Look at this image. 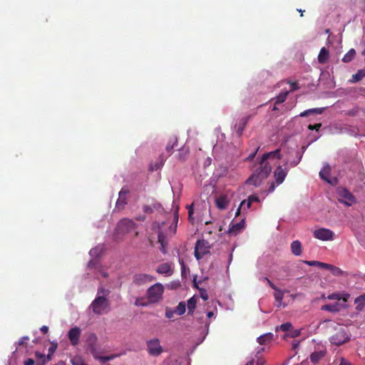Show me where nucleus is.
Listing matches in <instances>:
<instances>
[{
	"instance_id": "nucleus-1",
	"label": "nucleus",
	"mask_w": 365,
	"mask_h": 365,
	"mask_svg": "<svg viewBox=\"0 0 365 365\" xmlns=\"http://www.w3.org/2000/svg\"><path fill=\"white\" fill-rule=\"evenodd\" d=\"M89 308L92 309L95 314L102 315L109 312L110 302L105 296H96L90 304Z\"/></svg>"
},
{
	"instance_id": "nucleus-2",
	"label": "nucleus",
	"mask_w": 365,
	"mask_h": 365,
	"mask_svg": "<svg viewBox=\"0 0 365 365\" xmlns=\"http://www.w3.org/2000/svg\"><path fill=\"white\" fill-rule=\"evenodd\" d=\"M334 331L335 333L330 337V342L332 344L340 346L349 341L350 336L348 334L346 329L341 326H336L334 328Z\"/></svg>"
},
{
	"instance_id": "nucleus-3",
	"label": "nucleus",
	"mask_w": 365,
	"mask_h": 365,
	"mask_svg": "<svg viewBox=\"0 0 365 365\" xmlns=\"http://www.w3.org/2000/svg\"><path fill=\"white\" fill-rule=\"evenodd\" d=\"M164 287L160 283H155L150 287L147 290V298L150 303H157L163 298L164 293Z\"/></svg>"
},
{
	"instance_id": "nucleus-4",
	"label": "nucleus",
	"mask_w": 365,
	"mask_h": 365,
	"mask_svg": "<svg viewBox=\"0 0 365 365\" xmlns=\"http://www.w3.org/2000/svg\"><path fill=\"white\" fill-rule=\"evenodd\" d=\"M339 201L346 206H351L356 202L355 197L345 187L337 189Z\"/></svg>"
},
{
	"instance_id": "nucleus-5",
	"label": "nucleus",
	"mask_w": 365,
	"mask_h": 365,
	"mask_svg": "<svg viewBox=\"0 0 365 365\" xmlns=\"http://www.w3.org/2000/svg\"><path fill=\"white\" fill-rule=\"evenodd\" d=\"M210 252L208 242L204 240H198L195 246V257L197 259H202L205 255Z\"/></svg>"
},
{
	"instance_id": "nucleus-6",
	"label": "nucleus",
	"mask_w": 365,
	"mask_h": 365,
	"mask_svg": "<svg viewBox=\"0 0 365 365\" xmlns=\"http://www.w3.org/2000/svg\"><path fill=\"white\" fill-rule=\"evenodd\" d=\"M148 352L151 356H159L163 352V348L160 346L158 339H153L147 341Z\"/></svg>"
},
{
	"instance_id": "nucleus-7",
	"label": "nucleus",
	"mask_w": 365,
	"mask_h": 365,
	"mask_svg": "<svg viewBox=\"0 0 365 365\" xmlns=\"http://www.w3.org/2000/svg\"><path fill=\"white\" fill-rule=\"evenodd\" d=\"M137 225L135 222L129 219H123L118 224V230L123 233H129L136 228Z\"/></svg>"
},
{
	"instance_id": "nucleus-8",
	"label": "nucleus",
	"mask_w": 365,
	"mask_h": 365,
	"mask_svg": "<svg viewBox=\"0 0 365 365\" xmlns=\"http://www.w3.org/2000/svg\"><path fill=\"white\" fill-rule=\"evenodd\" d=\"M313 235L318 240L328 241L333 240L334 233L329 229L319 228L314 231Z\"/></svg>"
},
{
	"instance_id": "nucleus-9",
	"label": "nucleus",
	"mask_w": 365,
	"mask_h": 365,
	"mask_svg": "<svg viewBox=\"0 0 365 365\" xmlns=\"http://www.w3.org/2000/svg\"><path fill=\"white\" fill-rule=\"evenodd\" d=\"M155 279L153 276L145 274V273H137L133 277V282L137 286L144 285L148 282H151Z\"/></svg>"
},
{
	"instance_id": "nucleus-10",
	"label": "nucleus",
	"mask_w": 365,
	"mask_h": 365,
	"mask_svg": "<svg viewBox=\"0 0 365 365\" xmlns=\"http://www.w3.org/2000/svg\"><path fill=\"white\" fill-rule=\"evenodd\" d=\"M81 329L78 327H73L68 331L67 336L72 346H76L79 344Z\"/></svg>"
},
{
	"instance_id": "nucleus-11",
	"label": "nucleus",
	"mask_w": 365,
	"mask_h": 365,
	"mask_svg": "<svg viewBox=\"0 0 365 365\" xmlns=\"http://www.w3.org/2000/svg\"><path fill=\"white\" fill-rule=\"evenodd\" d=\"M97 340V336L93 333L88 334L86 339L87 346L94 358H98Z\"/></svg>"
},
{
	"instance_id": "nucleus-12",
	"label": "nucleus",
	"mask_w": 365,
	"mask_h": 365,
	"mask_svg": "<svg viewBox=\"0 0 365 365\" xmlns=\"http://www.w3.org/2000/svg\"><path fill=\"white\" fill-rule=\"evenodd\" d=\"M129 192V190L125 187H123L118 193V199L115 203V207L118 210H123L125 207V205H127V195Z\"/></svg>"
},
{
	"instance_id": "nucleus-13",
	"label": "nucleus",
	"mask_w": 365,
	"mask_h": 365,
	"mask_svg": "<svg viewBox=\"0 0 365 365\" xmlns=\"http://www.w3.org/2000/svg\"><path fill=\"white\" fill-rule=\"evenodd\" d=\"M262 178H266L272 171V167L268 160L261 159L259 167L257 168Z\"/></svg>"
},
{
	"instance_id": "nucleus-14",
	"label": "nucleus",
	"mask_w": 365,
	"mask_h": 365,
	"mask_svg": "<svg viewBox=\"0 0 365 365\" xmlns=\"http://www.w3.org/2000/svg\"><path fill=\"white\" fill-rule=\"evenodd\" d=\"M245 226V219L243 218L240 222L232 225L227 231L230 236H237L242 232Z\"/></svg>"
},
{
	"instance_id": "nucleus-15",
	"label": "nucleus",
	"mask_w": 365,
	"mask_h": 365,
	"mask_svg": "<svg viewBox=\"0 0 365 365\" xmlns=\"http://www.w3.org/2000/svg\"><path fill=\"white\" fill-rule=\"evenodd\" d=\"M250 116L247 115L245 117H243L237 120L235 125V128L236 130L237 134L238 136H241L247 124V122L250 120Z\"/></svg>"
},
{
	"instance_id": "nucleus-16",
	"label": "nucleus",
	"mask_w": 365,
	"mask_h": 365,
	"mask_svg": "<svg viewBox=\"0 0 365 365\" xmlns=\"http://www.w3.org/2000/svg\"><path fill=\"white\" fill-rule=\"evenodd\" d=\"M156 272L158 274H165V276H171L173 274L171 264L168 262L159 264L156 269Z\"/></svg>"
},
{
	"instance_id": "nucleus-17",
	"label": "nucleus",
	"mask_w": 365,
	"mask_h": 365,
	"mask_svg": "<svg viewBox=\"0 0 365 365\" xmlns=\"http://www.w3.org/2000/svg\"><path fill=\"white\" fill-rule=\"evenodd\" d=\"M263 179H264V178L261 176L260 173L258 172V170H255L253 174L247 180L246 182L249 185H252L255 187H257L260 185Z\"/></svg>"
},
{
	"instance_id": "nucleus-18",
	"label": "nucleus",
	"mask_w": 365,
	"mask_h": 365,
	"mask_svg": "<svg viewBox=\"0 0 365 365\" xmlns=\"http://www.w3.org/2000/svg\"><path fill=\"white\" fill-rule=\"evenodd\" d=\"M230 200L228 199L227 195H222L216 198L215 204L218 209L225 210L229 205Z\"/></svg>"
},
{
	"instance_id": "nucleus-19",
	"label": "nucleus",
	"mask_w": 365,
	"mask_h": 365,
	"mask_svg": "<svg viewBox=\"0 0 365 365\" xmlns=\"http://www.w3.org/2000/svg\"><path fill=\"white\" fill-rule=\"evenodd\" d=\"M287 171L283 169L281 166H278L276 170L274 171V178L276 180V182L279 185L282 183L284 180L285 177L287 176Z\"/></svg>"
},
{
	"instance_id": "nucleus-20",
	"label": "nucleus",
	"mask_w": 365,
	"mask_h": 365,
	"mask_svg": "<svg viewBox=\"0 0 365 365\" xmlns=\"http://www.w3.org/2000/svg\"><path fill=\"white\" fill-rule=\"evenodd\" d=\"M331 173V168L328 163H326L322 170L319 172L320 178L327 182L328 183H331L329 180V175Z\"/></svg>"
},
{
	"instance_id": "nucleus-21",
	"label": "nucleus",
	"mask_w": 365,
	"mask_h": 365,
	"mask_svg": "<svg viewBox=\"0 0 365 365\" xmlns=\"http://www.w3.org/2000/svg\"><path fill=\"white\" fill-rule=\"evenodd\" d=\"M274 339V334L271 332L266 333L257 338V342L261 345L269 344Z\"/></svg>"
},
{
	"instance_id": "nucleus-22",
	"label": "nucleus",
	"mask_w": 365,
	"mask_h": 365,
	"mask_svg": "<svg viewBox=\"0 0 365 365\" xmlns=\"http://www.w3.org/2000/svg\"><path fill=\"white\" fill-rule=\"evenodd\" d=\"M252 202L248 198L246 200H244L241 202L240 207L236 211L235 216H238L240 215L241 211L246 212L247 210H249L252 205Z\"/></svg>"
},
{
	"instance_id": "nucleus-23",
	"label": "nucleus",
	"mask_w": 365,
	"mask_h": 365,
	"mask_svg": "<svg viewBox=\"0 0 365 365\" xmlns=\"http://www.w3.org/2000/svg\"><path fill=\"white\" fill-rule=\"evenodd\" d=\"M158 242L160 244V250L163 253L165 254L167 252L166 251V246L168 245L166 237L165 235L162 232H160L158 235Z\"/></svg>"
},
{
	"instance_id": "nucleus-24",
	"label": "nucleus",
	"mask_w": 365,
	"mask_h": 365,
	"mask_svg": "<svg viewBox=\"0 0 365 365\" xmlns=\"http://www.w3.org/2000/svg\"><path fill=\"white\" fill-rule=\"evenodd\" d=\"M291 250L295 256H299L302 254V243L299 240L293 241L291 244Z\"/></svg>"
},
{
	"instance_id": "nucleus-25",
	"label": "nucleus",
	"mask_w": 365,
	"mask_h": 365,
	"mask_svg": "<svg viewBox=\"0 0 365 365\" xmlns=\"http://www.w3.org/2000/svg\"><path fill=\"white\" fill-rule=\"evenodd\" d=\"M329 57V51L323 47L321 48L319 53L318 55V61L320 63H324L327 61Z\"/></svg>"
},
{
	"instance_id": "nucleus-26",
	"label": "nucleus",
	"mask_w": 365,
	"mask_h": 365,
	"mask_svg": "<svg viewBox=\"0 0 365 365\" xmlns=\"http://www.w3.org/2000/svg\"><path fill=\"white\" fill-rule=\"evenodd\" d=\"M324 110H325L324 108H316L308 109V110H306L302 112L299 114V116L300 117H306L309 114L319 115V114L323 113Z\"/></svg>"
},
{
	"instance_id": "nucleus-27",
	"label": "nucleus",
	"mask_w": 365,
	"mask_h": 365,
	"mask_svg": "<svg viewBox=\"0 0 365 365\" xmlns=\"http://www.w3.org/2000/svg\"><path fill=\"white\" fill-rule=\"evenodd\" d=\"M262 158H263V160H268L269 159H275V158L280 159L281 158L280 149H277L274 151L264 153L262 155Z\"/></svg>"
},
{
	"instance_id": "nucleus-28",
	"label": "nucleus",
	"mask_w": 365,
	"mask_h": 365,
	"mask_svg": "<svg viewBox=\"0 0 365 365\" xmlns=\"http://www.w3.org/2000/svg\"><path fill=\"white\" fill-rule=\"evenodd\" d=\"M354 304L357 311H362L365 307V294L356 297L354 300Z\"/></svg>"
},
{
	"instance_id": "nucleus-29",
	"label": "nucleus",
	"mask_w": 365,
	"mask_h": 365,
	"mask_svg": "<svg viewBox=\"0 0 365 365\" xmlns=\"http://www.w3.org/2000/svg\"><path fill=\"white\" fill-rule=\"evenodd\" d=\"M178 217V207H177L174 213V220L173 225H171L169 227V232L170 235H175L176 232Z\"/></svg>"
},
{
	"instance_id": "nucleus-30",
	"label": "nucleus",
	"mask_w": 365,
	"mask_h": 365,
	"mask_svg": "<svg viewBox=\"0 0 365 365\" xmlns=\"http://www.w3.org/2000/svg\"><path fill=\"white\" fill-rule=\"evenodd\" d=\"M323 311H328L332 313H336L339 311V304L337 303L333 304H325L321 308Z\"/></svg>"
},
{
	"instance_id": "nucleus-31",
	"label": "nucleus",
	"mask_w": 365,
	"mask_h": 365,
	"mask_svg": "<svg viewBox=\"0 0 365 365\" xmlns=\"http://www.w3.org/2000/svg\"><path fill=\"white\" fill-rule=\"evenodd\" d=\"M356 56V51L354 48H351L343 57L342 61L344 63L351 62Z\"/></svg>"
},
{
	"instance_id": "nucleus-32",
	"label": "nucleus",
	"mask_w": 365,
	"mask_h": 365,
	"mask_svg": "<svg viewBox=\"0 0 365 365\" xmlns=\"http://www.w3.org/2000/svg\"><path fill=\"white\" fill-rule=\"evenodd\" d=\"M365 77V69L359 70L355 74L352 76L351 82L356 83L361 81Z\"/></svg>"
},
{
	"instance_id": "nucleus-33",
	"label": "nucleus",
	"mask_w": 365,
	"mask_h": 365,
	"mask_svg": "<svg viewBox=\"0 0 365 365\" xmlns=\"http://www.w3.org/2000/svg\"><path fill=\"white\" fill-rule=\"evenodd\" d=\"M275 292L274 294V297L275 300L278 302L277 307H280L282 302V299L284 298V293L283 292L277 288V289L274 290Z\"/></svg>"
},
{
	"instance_id": "nucleus-34",
	"label": "nucleus",
	"mask_w": 365,
	"mask_h": 365,
	"mask_svg": "<svg viewBox=\"0 0 365 365\" xmlns=\"http://www.w3.org/2000/svg\"><path fill=\"white\" fill-rule=\"evenodd\" d=\"M178 143V139L176 137H172L169 140V142L168 143V145L166 146V150L168 153H171L173 149L175 148V146Z\"/></svg>"
},
{
	"instance_id": "nucleus-35",
	"label": "nucleus",
	"mask_w": 365,
	"mask_h": 365,
	"mask_svg": "<svg viewBox=\"0 0 365 365\" xmlns=\"http://www.w3.org/2000/svg\"><path fill=\"white\" fill-rule=\"evenodd\" d=\"M324 356L322 351L314 352L310 355V360L312 362L316 364Z\"/></svg>"
},
{
	"instance_id": "nucleus-36",
	"label": "nucleus",
	"mask_w": 365,
	"mask_h": 365,
	"mask_svg": "<svg viewBox=\"0 0 365 365\" xmlns=\"http://www.w3.org/2000/svg\"><path fill=\"white\" fill-rule=\"evenodd\" d=\"M197 304V300L195 297H191L187 301V309L189 313H192L194 312V309H195Z\"/></svg>"
},
{
	"instance_id": "nucleus-37",
	"label": "nucleus",
	"mask_w": 365,
	"mask_h": 365,
	"mask_svg": "<svg viewBox=\"0 0 365 365\" xmlns=\"http://www.w3.org/2000/svg\"><path fill=\"white\" fill-rule=\"evenodd\" d=\"M302 149H303V151L302 152H300L299 150H297L296 152V156L297 157V160H294L293 161H291L289 163V165L290 166L292 167H294L296 166L297 165L299 164V163L302 160V154H303V152H304V150L305 149L304 147H302Z\"/></svg>"
},
{
	"instance_id": "nucleus-38",
	"label": "nucleus",
	"mask_w": 365,
	"mask_h": 365,
	"mask_svg": "<svg viewBox=\"0 0 365 365\" xmlns=\"http://www.w3.org/2000/svg\"><path fill=\"white\" fill-rule=\"evenodd\" d=\"M186 310V305L185 303L183 302H181L178 304V305L175 307V312L178 315H182L185 312Z\"/></svg>"
},
{
	"instance_id": "nucleus-39",
	"label": "nucleus",
	"mask_w": 365,
	"mask_h": 365,
	"mask_svg": "<svg viewBox=\"0 0 365 365\" xmlns=\"http://www.w3.org/2000/svg\"><path fill=\"white\" fill-rule=\"evenodd\" d=\"M163 163H164V160L163 158H161L158 162H157L156 163H151L150 165V168L149 170L150 171H155V170H158V169H160V168H162V166L163 165Z\"/></svg>"
},
{
	"instance_id": "nucleus-40",
	"label": "nucleus",
	"mask_w": 365,
	"mask_h": 365,
	"mask_svg": "<svg viewBox=\"0 0 365 365\" xmlns=\"http://www.w3.org/2000/svg\"><path fill=\"white\" fill-rule=\"evenodd\" d=\"M287 95H288L287 91L280 93L276 98L275 104L282 103L284 102L287 99Z\"/></svg>"
},
{
	"instance_id": "nucleus-41",
	"label": "nucleus",
	"mask_w": 365,
	"mask_h": 365,
	"mask_svg": "<svg viewBox=\"0 0 365 365\" xmlns=\"http://www.w3.org/2000/svg\"><path fill=\"white\" fill-rule=\"evenodd\" d=\"M329 270L334 276H340L343 273L342 270L340 268H339L337 267H335V266H334L332 264L330 265V267H329Z\"/></svg>"
},
{
	"instance_id": "nucleus-42",
	"label": "nucleus",
	"mask_w": 365,
	"mask_h": 365,
	"mask_svg": "<svg viewBox=\"0 0 365 365\" xmlns=\"http://www.w3.org/2000/svg\"><path fill=\"white\" fill-rule=\"evenodd\" d=\"M57 348V344H52V346H51L48 349V354H47L46 356V359H47V361H48L49 360H51V356L53 355V354L55 352L56 349Z\"/></svg>"
},
{
	"instance_id": "nucleus-43",
	"label": "nucleus",
	"mask_w": 365,
	"mask_h": 365,
	"mask_svg": "<svg viewBox=\"0 0 365 365\" xmlns=\"http://www.w3.org/2000/svg\"><path fill=\"white\" fill-rule=\"evenodd\" d=\"M72 365H86L81 357L76 356L71 359Z\"/></svg>"
},
{
	"instance_id": "nucleus-44",
	"label": "nucleus",
	"mask_w": 365,
	"mask_h": 365,
	"mask_svg": "<svg viewBox=\"0 0 365 365\" xmlns=\"http://www.w3.org/2000/svg\"><path fill=\"white\" fill-rule=\"evenodd\" d=\"M187 209L188 210V219L190 222H192V221H193L192 215L194 213L193 204L187 205Z\"/></svg>"
},
{
	"instance_id": "nucleus-45",
	"label": "nucleus",
	"mask_w": 365,
	"mask_h": 365,
	"mask_svg": "<svg viewBox=\"0 0 365 365\" xmlns=\"http://www.w3.org/2000/svg\"><path fill=\"white\" fill-rule=\"evenodd\" d=\"M327 298L330 300H340L341 299V296L339 293H332L328 295Z\"/></svg>"
},
{
	"instance_id": "nucleus-46",
	"label": "nucleus",
	"mask_w": 365,
	"mask_h": 365,
	"mask_svg": "<svg viewBox=\"0 0 365 365\" xmlns=\"http://www.w3.org/2000/svg\"><path fill=\"white\" fill-rule=\"evenodd\" d=\"M109 292H110L109 290H107L105 288L101 287L98 289L97 296H104V294L108 295L109 294Z\"/></svg>"
},
{
	"instance_id": "nucleus-47",
	"label": "nucleus",
	"mask_w": 365,
	"mask_h": 365,
	"mask_svg": "<svg viewBox=\"0 0 365 365\" xmlns=\"http://www.w3.org/2000/svg\"><path fill=\"white\" fill-rule=\"evenodd\" d=\"M292 327L290 322H286L280 325L279 329L284 331H288Z\"/></svg>"
},
{
	"instance_id": "nucleus-48",
	"label": "nucleus",
	"mask_w": 365,
	"mask_h": 365,
	"mask_svg": "<svg viewBox=\"0 0 365 365\" xmlns=\"http://www.w3.org/2000/svg\"><path fill=\"white\" fill-rule=\"evenodd\" d=\"M322 127V123H316V124H314V125H308V129L310 130H315L317 131H318Z\"/></svg>"
},
{
	"instance_id": "nucleus-49",
	"label": "nucleus",
	"mask_w": 365,
	"mask_h": 365,
	"mask_svg": "<svg viewBox=\"0 0 365 365\" xmlns=\"http://www.w3.org/2000/svg\"><path fill=\"white\" fill-rule=\"evenodd\" d=\"M114 357L113 356H99L98 355V359H99L101 362L105 363L106 361H108L111 359H113Z\"/></svg>"
},
{
	"instance_id": "nucleus-50",
	"label": "nucleus",
	"mask_w": 365,
	"mask_h": 365,
	"mask_svg": "<svg viewBox=\"0 0 365 365\" xmlns=\"http://www.w3.org/2000/svg\"><path fill=\"white\" fill-rule=\"evenodd\" d=\"M200 297L203 299L204 301H207L208 299V294L207 291L204 289H200Z\"/></svg>"
},
{
	"instance_id": "nucleus-51",
	"label": "nucleus",
	"mask_w": 365,
	"mask_h": 365,
	"mask_svg": "<svg viewBox=\"0 0 365 365\" xmlns=\"http://www.w3.org/2000/svg\"><path fill=\"white\" fill-rule=\"evenodd\" d=\"M175 313V310H172L170 309L167 308L165 311V317L167 318H172L174 316V314Z\"/></svg>"
},
{
	"instance_id": "nucleus-52",
	"label": "nucleus",
	"mask_w": 365,
	"mask_h": 365,
	"mask_svg": "<svg viewBox=\"0 0 365 365\" xmlns=\"http://www.w3.org/2000/svg\"><path fill=\"white\" fill-rule=\"evenodd\" d=\"M143 210L146 214H151L153 212V209L150 205H144Z\"/></svg>"
},
{
	"instance_id": "nucleus-53",
	"label": "nucleus",
	"mask_w": 365,
	"mask_h": 365,
	"mask_svg": "<svg viewBox=\"0 0 365 365\" xmlns=\"http://www.w3.org/2000/svg\"><path fill=\"white\" fill-rule=\"evenodd\" d=\"M35 356L38 359H42V361H45V364L47 362L46 356L44 354H41V353H40L38 351H36L35 352Z\"/></svg>"
},
{
	"instance_id": "nucleus-54",
	"label": "nucleus",
	"mask_w": 365,
	"mask_h": 365,
	"mask_svg": "<svg viewBox=\"0 0 365 365\" xmlns=\"http://www.w3.org/2000/svg\"><path fill=\"white\" fill-rule=\"evenodd\" d=\"M304 263H305L306 264H308L309 266H317L319 267V261H307V260H304L303 261Z\"/></svg>"
},
{
	"instance_id": "nucleus-55",
	"label": "nucleus",
	"mask_w": 365,
	"mask_h": 365,
	"mask_svg": "<svg viewBox=\"0 0 365 365\" xmlns=\"http://www.w3.org/2000/svg\"><path fill=\"white\" fill-rule=\"evenodd\" d=\"M179 263H180V267H181L182 276H183L184 274H185V262H184L182 259H179Z\"/></svg>"
},
{
	"instance_id": "nucleus-56",
	"label": "nucleus",
	"mask_w": 365,
	"mask_h": 365,
	"mask_svg": "<svg viewBox=\"0 0 365 365\" xmlns=\"http://www.w3.org/2000/svg\"><path fill=\"white\" fill-rule=\"evenodd\" d=\"M248 199L250 200L252 202H259V198L257 195H250L248 197Z\"/></svg>"
},
{
	"instance_id": "nucleus-57",
	"label": "nucleus",
	"mask_w": 365,
	"mask_h": 365,
	"mask_svg": "<svg viewBox=\"0 0 365 365\" xmlns=\"http://www.w3.org/2000/svg\"><path fill=\"white\" fill-rule=\"evenodd\" d=\"M330 264L324 263V262H319V267L322 269H329L330 267Z\"/></svg>"
},
{
	"instance_id": "nucleus-58",
	"label": "nucleus",
	"mask_w": 365,
	"mask_h": 365,
	"mask_svg": "<svg viewBox=\"0 0 365 365\" xmlns=\"http://www.w3.org/2000/svg\"><path fill=\"white\" fill-rule=\"evenodd\" d=\"M264 280H266L268 283V284L270 286L271 288H272L274 290L277 289V287L274 285L267 277L264 278Z\"/></svg>"
},
{
	"instance_id": "nucleus-59",
	"label": "nucleus",
	"mask_w": 365,
	"mask_h": 365,
	"mask_svg": "<svg viewBox=\"0 0 365 365\" xmlns=\"http://www.w3.org/2000/svg\"><path fill=\"white\" fill-rule=\"evenodd\" d=\"M29 338L28 336H23L19 341V345L21 346L26 344V341H28Z\"/></svg>"
},
{
	"instance_id": "nucleus-60",
	"label": "nucleus",
	"mask_w": 365,
	"mask_h": 365,
	"mask_svg": "<svg viewBox=\"0 0 365 365\" xmlns=\"http://www.w3.org/2000/svg\"><path fill=\"white\" fill-rule=\"evenodd\" d=\"M341 299H343V301L346 302L348 300V299L349 298L350 294L348 293H343V294H341Z\"/></svg>"
},
{
	"instance_id": "nucleus-61",
	"label": "nucleus",
	"mask_w": 365,
	"mask_h": 365,
	"mask_svg": "<svg viewBox=\"0 0 365 365\" xmlns=\"http://www.w3.org/2000/svg\"><path fill=\"white\" fill-rule=\"evenodd\" d=\"M265 364V360L262 358H257L256 365H264Z\"/></svg>"
},
{
	"instance_id": "nucleus-62",
	"label": "nucleus",
	"mask_w": 365,
	"mask_h": 365,
	"mask_svg": "<svg viewBox=\"0 0 365 365\" xmlns=\"http://www.w3.org/2000/svg\"><path fill=\"white\" fill-rule=\"evenodd\" d=\"M40 330L41 331L43 334H46L48 333V327L47 326H42L41 328H40Z\"/></svg>"
},
{
	"instance_id": "nucleus-63",
	"label": "nucleus",
	"mask_w": 365,
	"mask_h": 365,
	"mask_svg": "<svg viewBox=\"0 0 365 365\" xmlns=\"http://www.w3.org/2000/svg\"><path fill=\"white\" fill-rule=\"evenodd\" d=\"M34 360L32 359H28L24 361V365H34Z\"/></svg>"
},
{
	"instance_id": "nucleus-64",
	"label": "nucleus",
	"mask_w": 365,
	"mask_h": 365,
	"mask_svg": "<svg viewBox=\"0 0 365 365\" xmlns=\"http://www.w3.org/2000/svg\"><path fill=\"white\" fill-rule=\"evenodd\" d=\"M339 365H351V364L348 361H346V359L342 358Z\"/></svg>"
}]
</instances>
